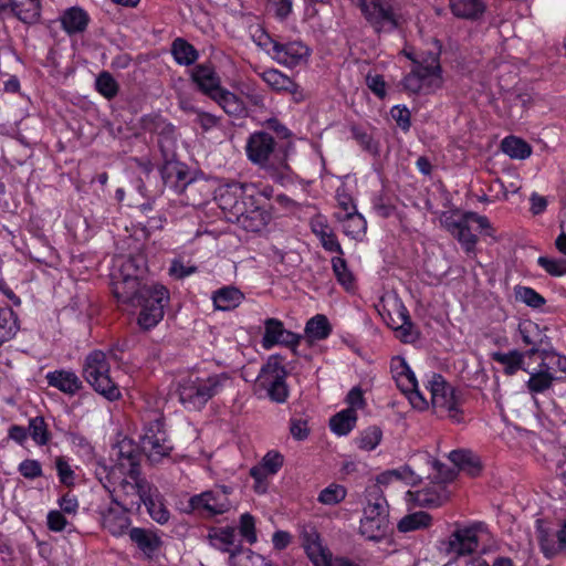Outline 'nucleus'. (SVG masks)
I'll use <instances>...</instances> for the list:
<instances>
[{"label": "nucleus", "mask_w": 566, "mask_h": 566, "mask_svg": "<svg viewBox=\"0 0 566 566\" xmlns=\"http://www.w3.org/2000/svg\"><path fill=\"white\" fill-rule=\"evenodd\" d=\"M245 155L248 159L276 184H293V170L287 163V150L276 143L265 130H256L247 139Z\"/></svg>", "instance_id": "1"}, {"label": "nucleus", "mask_w": 566, "mask_h": 566, "mask_svg": "<svg viewBox=\"0 0 566 566\" xmlns=\"http://www.w3.org/2000/svg\"><path fill=\"white\" fill-rule=\"evenodd\" d=\"M231 385L228 373L192 371L177 387L180 403L189 410H201L209 400Z\"/></svg>", "instance_id": "2"}, {"label": "nucleus", "mask_w": 566, "mask_h": 566, "mask_svg": "<svg viewBox=\"0 0 566 566\" xmlns=\"http://www.w3.org/2000/svg\"><path fill=\"white\" fill-rule=\"evenodd\" d=\"M411 62V69L401 80L403 91L416 95H430L442 87L440 55L436 52L403 51Z\"/></svg>", "instance_id": "3"}, {"label": "nucleus", "mask_w": 566, "mask_h": 566, "mask_svg": "<svg viewBox=\"0 0 566 566\" xmlns=\"http://www.w3.org/2000/svg\"><path fill=\"white\" fill-rule=\"evenodd\" d=\"M191 81L198 91L217 103L226 114L235 118L248 114L244 101L221 84V77L211 63L197 64L191 71Z\"/></svg>", "instance_id": "4"}, {"label": "nucleus", "mask_w": 566, "mask_h": 566, "mask_svg": "<svg viewBox=\"0 0 566 566\" xmlns=\"http://www.w3.org/2000/svg\"><path fill=\"white\" fill-rule=\"evenodd\" d=\"M229 195L228 191H223L222 189H218V193L216 196V200L218 202L219 208L227 213V218L230 221L237 222L242 229L248 232H260L262 231L271 221L272 213L270 205H265L262 201H252L249 199H239L237 203L241 207L238 208H228L226 207V198Z\"/></svg>", "instance_id": "5"}, {"label": "nucleus", "mask_w": 566, "mask_h": 566, "mask_svg": "<svg viewBox=\"0 0 566 566\" xmlns=\"http://www.w3.org/2000/svg\"><path fill=\"white\" fill-rule=\"evenodd\" d=\"M389 505L379 488L368 493L367 504L360 520L359 533L369 541L379 542L389 532Z\"/></svg>", "instance_id": "6"}, {"label": "nucleus", "mask_w": 566, "mask_h": 566, "mask_svg": "<svg viewBox=\"0 0 566 566\" xmlns=\"http://www.w3.org/2000/svg\"><path fill=\"white\" fill-rule=\"evenodd\" d=\"M111 366L105 353L93 350L83 364L82 375L92 388L108 401L120 399L118 385L109 376Z\"/></svg>", "instance_id": "7"}, {"label": "nucleus", "mask_w": 566, "mask_h": 566, "mask_svg": "<svg viewBox=\"0 0 566 566\" xmlns=\"http://www.w3.org/2000/svg\"><path fill=\"white\" fill-rule=\"evenodd\" d=\"M366 21L377 32H391L399 27L400 9L397 0H352Z\"/></svg>", "instance_id": "8"}, {"label": "nucleus", "mask_w": 566, "mask_h": 566, "mask_svg": "<svg viewBox=\"0 0 566 566\" xmlns=\"http://www.w3.org/2000/svg\"><path fill=\"white\" fill-rule=\"evenodd\" d=\"M138 272L136 261L129 258L112 274L113 294L118 302L133 306L142 298L145 290H150V285L142 284Z\"/></svg>", "instance_id": "9"}, {"label": "nucleus", "mask_w": 566, "mask_h": 566, "mask_svg": "<svg viewBox=\"0 0 566 566\" xmlns=\"http://www.w3.org/2000/svg\"><path fill=\"white\" fill-rule=\"evenodd\" d=\"M140 297L133 305L140 307L137 324L142 329L149 331L164 318V310L170 300L169 291L161 284L153 283L150 290H145Z\"/></svg>", "instance_id": "10"}, {"label": "nucleus", "mask_w": 566, "mask_h": 566, "mask_svg": "<svg viewBox=\"0 0 566 566\" xmlns=\"http://www.w3.org/2000/svg\"><path fill=\"white\" fill-rule=\"evenodd\" d=\"M232 492L233 489L229 485H216L208 491L195 494L188 501V512H197L206 517L228 513L233 507V501L230 499Z\"/></svg>", "instance_id": "11"}, {"label": "nucleus", "mask_w": 566, "mask_h": 566, "mask_svg": "<svg viewBox=\"0 0 566 566\" xmlns=\"http://www.w3.org/2000/svg\"><path fill=\"white\" fill-rule=\"evenodd\" d=\"M471 222H475L482 231H492L489 219L473 211H465L459 218L450 216L442 220L443 227L458 240L468 254L474 253L478 243V237L470 229Z\"/></svg>", "instance_id": "12"}, {"label": "nucleus", "mask_w": 566, "mask_h": 566, "mask_svg": "<svg viewBox=\"0 0 566 566\" xmlns=\"http://www.w3.org/2000/svg\"><path fill=\"white\" fill-rule=\"evenodd\" d=\"M122 475L123 478L112 490L106 486L111 499L119 502L124 507L138 511L154 486L142 476L140 472L136 473V476L133 473H122Z\"/></svg>", "instance_id": "13"}, {"label": "nucleus", "mask_w": 566, "mask_h": 566, "mask_svg": "<svg viewBox=\"0 0 566 566\" xmlns=\"http://www.w3.org/2000/svg\"><path fill=\"white\" fill-rule=\"evenodd\" d=\"M286 377L287 371L283 366V358L280 355H271L261 367L258 380L272 401L283 403L289 397Z\"/></svg>", "instance_id": "14"}, {"label": "nucleus", "mask_w": 566, "mask_h": 566, "mask_svg": "<svg viewBox=\"0 0 566 566\" xmlns=\"http://www.w3.org/2000/svg\"><path fill=\"white\" fill-rule=\"evenodd\" d=\"M430 391L431 405L438 417H449L459 422L461 420L459 400L455 389L449 385L442 375L433 374L426 385Z\"/></svg>", "instance_id": "15"}, {"label": "nucleus", "mask_w": 566, "mask_h": 566, "mask_svg": "<svg viewBox=\"0 0 566 566\" xmlns=\"http://www.w3.org/2000/svg\"><path fill=\"white\" fill-rule=\"evenodd\" d=\"M142 448L151 462L169 457L174 447L167 437L163 418L149 420L140 439Z\"/></svg>", "instance_id": "16"}, {"label": "nucleus", "mask_w": 566, "mask_h": 566, "mask_svg": "<svg viewBox=\"0 0 566 566\" xmlns=\"http://www.w3.org/2000/svg\"><path fill=\"white\" fill-rule=\"evenodd\" d=\"M130 511V509L124 507L119 502L111 499L109 502L99 504L95 514L102 528L118 537L124 535L132 524L128 516Z\"/></svg>", "instance_id": "17"}, {"label": "nucleus", "mask_w": 566, "mask_h": 566, "mask_svg": "<svg viewBox=\"0 0 566 566\" xmlns=\"http://www.w3.org/2000/svg\"><path fill=\"white\" fill-rule=\"evenodd\" d=\"M264 45L271 44V57L279 64L286 67H295L306 63L310 56V49L301 41L282 43L269 34H265Z\"/></svg>", "instance_id": "18"}, {"label": "nucleus", "mask_w": 566, "mask_h": 566, "mask_svg": "<svg viewBox=\"0 0 566 566\" xmlns=\"http://www.w3.org/2000/svg\"><path fill=\"white\" fill-rule=\"evenodd\" d=\"M219 189H222L223 191H228L229 195H227L226 198V207L230 208H241L242 206L237 203L239 202V199H249L252 201H262L265 205L266 201H269L274 193V189L272 186H259L253 182H239V181H231L228 182Z\"/></svg>", "instance_id": "19"}, {"label": "nucleus", "mask_w": 566, "mask_h": 566, "mask_svg": "<svg viewBox=\"0 0 566 566\" xmlns=\"http://www.w3.org/2000/svg\"><path fill=\"white\" fill-rule=\"evenodd\" d=\"M517 331L523 344L530 347L525 352L527 357L538 354L543 359L549 358L552 342L546 334V327L543 328L537 323L525 319L520 322Z\"/></svg>", "instance_id": "20"}, {"label": "nucleus", "mask_w": 566, "mask_h": 566, "mask_svg": "<svg viewBox=\"0 0 566 566\" xmlns=\"http://www.w3.org/2000/svg\"><path fill=\"white\" fill-rule=\"evenodd\" d=\"M165 158V165L161 175L165 184H171L180 191H189L196 187V182L190 178V172L186 165L174 159V151L164 145L163 140L158 142Z\"/></svg>", "instance_id": "21"}, {"label": "nucleus", "mask_w": 566, "mask_h": 566, "mask_svg": "<svg viewBox=\"0 0 566 566\" xmlns=\"http://www.w3.org/2000/svg\"><path fill=\"white\" fill-rule=\"evenodd\" d=\"M302 336L285 329L283 322L277 318H266L264 321V334L262 336V347L266 350L275 345L296 347Z\"/></svg>", "instance_id": "22"}, {"label": "nucleus", "mask_w": 566, "mask_h": 566, "mask_svg": "<svg viewBox=\"0 0 566 566\" xmlns=\"http://www.w3.org/2000/svg\"><path fill=\"white\" fill-rule=\"evenodd\" d=\"M478 545V530L475 526H470L455 530L449 539L442 543V549L447 554L461 556L473 553Z\"/></svg>", "instance_id": "23"}, {"label": "nucleus", "mask_w": 566, "mask_h": 566, "mask_svg": "<svg viewBox=\"0 0 566 566\" xmlns=\"http://www.w3.org/2000/svg\"><path fill=\"white\" fill-rule=\"evenodd\" d=\"M260 77L275 92L291 94L294 102L304 99L303 90L290 76L276 69H268L260 73Z\"/></svg>", "instance_id": "24"}, {"label": "nucleus", "mask_w": 566, "mask_h": 566, "mask_svg": "<svg viewBox=\"0 0 566 566\" xmlns=\"http://www.w3.org/2000/svg\"><path fill=\"white\" fill-rule=\"evenodd\" d=\"M45 379L50 387H53L67 396H75L83 389V381L71 369H56L49 371Z\"/></svg>", "instance_id": "25"}, {"label": "nucleus", "mask_w": 566, "mask_h": 566, "mask_svg": "<svg viewBox=\"0 0 566 566\" xmlns=\"http://www.w3.org/2000/svg\"><path fill=\"white\" fill-rule=\"evenodd\" d=\"M391 308L397 312V319L388 323V326L397 332V336L405 343L415 342L418 338V333L411 321L409 312L405 304L399 298H394Z\"/></svg>", "instance_id": "26"}, {"label": "nucleus", "mask_w": 566, "mask_h": 566, "mask_svg": "<svg viewBox=\"0 0 566 566\" xmlns=\"http://www.w3.org/2000/svg\"><path fill=\"white\" fill-rule=\"evenodd\" d=\"M116 471L122 473H136L140 472V453L138 449L132 443L122 442L119 444V451L117 457V463L113 468L111 474L107 476L111 484H115L111 481L112 476L116 474Z\"/></svg>", "instance_id": "27"}, {"label": "nucleus", "mask_w": 566, "mask_h": 566, "mask_svg": "<svg viewBox=\"0 0 566 566\" xmlns=\"http://www.w3.org/2000/svg\"><path fill=\"white\" fill-rule=\"evenodd\" d=\"M128 535L129 539L148 559H151L163 545L157 532L149 528L133 527L128 531Z\"/></svg>", "instance_id": "28"}, {"label": "nucleus", "mask_w": 566, "mask_h": 566, "mask_svg": "<svg viewBox=\"0 0 566 566\" xmlns=\"http://www.w3.org/2000/svg\"><path fill=\"white\" fill-rule=\"evenodd\" d=\"M207 541L209 544L224 553H229L232 555L237 552L241 544L237 538V532L234 527L231 526H212L208 530Z\"/></svg>", "instance_id": "29"}, {"label": "nucleus", "mask_w": 566, "mask_h": 566, "mask_svg": "<svg viewBox=\"0 0 566 566\" xmlns=\"http://www.w3.org/2000/svg\"><path fill=\"white\" fill-rule=\"evenodd\" d=\"M538 542L542 553L547 558H553L564 552L566 549V520L557 533L541 530L538 533Z\"/></svg>", "instance_id": "30"}, {"label": "nucleus", "mask_w": 566, "mask_h": 566, "mask_svg": "<svg viewBox=\"0 0 566 566\" xmlns=\"http://www.w3.org/2000/svg\"><path fill=\"white\" fill-rule=\"evenodd\" d=\"M448 459L462 472L472 478L482 472V462L480 457L469 449H457L449 453Z\"/></svg>", "instance_id": "31"}, {"label": "nucleus", "mask_w": 566, "mask_h": 566, "mask_svg": "<svg viewBox=\"0 0 566 566\" xmlns=\"http://www.w3.org/2000/svg\"><path fill=\"white\" fill-rule=\"evenodd\" d=\"M334 217L342 223L343 232L355 240H360L367 230V221L357 210L353 212H335Z\"/></svg>", "instance_id": "32"}, {"label": "nucleus", "mask_w": 566, "mask_h": 566, "mask_svg": "<svg viewBox=\"0 0 566 566\" xmlns=\"http://www.w3.org/2000/svg\"><path fill=\"white\" fill-rule=\"evenodd\" d=\"M63 30L69 34L82 33L86 30L90 17L80 7L66 9L60 18Z\"/></svg>", "instance_id": "33"}, {"label": "nucleus", "mask_w": 566, "mask_h": 566, "mask_svg": "<svg viewBox=\"0 0 566 566\" xmlns=\"http://www.w3.org/2000/svg\"><path fill=\"white\" fill-rule=\"evenodd\" d=\"M142 504H144L146 506L149 516L156 523H158L160 525H165L169 522L170 512L167 509V506L165 504V500H164L163 495L159 493L157 488L154 486L150 490L149 494H147V496L145 497V501H143Z\"/></svg>", "instance_id": "34"}, {"label": "nucleus", "mask_w": 566, "mask_h": 566, "mask_svg": "<svg viewBox=\"0 0 566 566\" xmlns=\"http://www.w3.org/2000/svg\"><path fill=\"white\" fill-rule=\"evenodd\" d=\"M397 387L403 392L409 394L410 402L415 408L420 410L426 409L428 407V402L422 394L418 389V381L415 373L409 368V373L402 374L396 380Z\"/></svg>", "instance_id": "35"}, {"label": "nucleus", "mask_w": 566, "mask_h": 566, "mask_svg": "<svg viewBox=\"0 0 566 566\" xmlns=\"http://www.w3.org/2000/svg\"><path fill=\"white\" fill-rule=\"evenodd\" d=\"M244 300L243 293L234 286H224L213 292L212 302L216 310L231 311Z\"/></svg>", "instance_id": "36"}, {"label": "nucleus", "mask_w": 566, "mask_h": 566, "mask_svg": "<svg viewBox=\"0 0 566 566\" xmlns=\"http://www.w3.org/2000/svg\"><path fill=\"white\" fill-rule=\"evenodd\" d=\"M306 553L316 566H359L344 557L332 558L315 541L306 545Z\"/></svg>", "instance_id": "37"}, {"label": "nucleus", "mask_w": 566, "mask_h": 566, "mask_svg": "<svg viewBox=\"0 0 566 566\" xmlns=\"http://www.w3.org/2000/svg\"><path fill=\"white\" fill-rule=\"evenodd\" d=\"M525 356V353L512 349L509 353L494 352L492 353L491 358L504 367V373L506 375L512 376L520 369L526 370L523 367Z\"/></svg>", "instance_id": "38"}, {"label": "nucleus", "mask_w": 566, "mask_h": 566, "mask_svg": "<svg viewBox=\"0 0 566 566\" xmlns=\"http://www.w3.org/2000/svg\"><path fill=\"white\" fill-rule=\"evenodd\" d=\"M171 54L179 65L189 66L199 57L196 48L182 38H177L171 43Z\"/></svg>", "instance_id": "39"}, {"label": "nucleus", "mask_w": 566, "mask_h": 566, "mask_svg": "<svg viewBox=\"0 0 566 566\" xmlns=\"http://www.w3.org/2000/svg\"><path fill=\"white\" fill-rule=\"evenodd\" d=\"M357 412L346 408L329 419V428L337 436H347L356 426Z\"/></svg>", "instance_id": "40"}, {"label": "nucleus", "mask_w": 566, "mask_h": 566, "mask_svg": "<svg viewBox=\"0 0 566 566\" xmlns=\"http://www.w3.org/2000/svg\"><path fill=\"white\" fill-rule=\"evenodd\" d=\"M13 15L23 23H35L41 15L40 0H13Z\"/></svg>", "instance_id": "41"}, {"label": "nucleus", "mask_w": 566, "mask_h": 566, "mask_svg": "<svg viewBox=\"0 0 566 566\" xmlns=\"http://www.w3.org/2000/svg\"><path fill=\"white\" fill-rule=\"evenodd\" d=\"M446 500V488L440 483H434L416 492V501L422 506L437 507Z\"/></svg>", "instance_id": "42"}, {"label": "nucleus", "mask_w": 566, "mask_h": 566, "mask_svg": "<svg viewBox=\"0 0 566 566\" xmlns=\"http://www.w3.org/2000/svg\"><path fill=\"white\" fill-rule=\"evenodd\" d=\"M331 333V324L323 314L315 315L305 325V336L310 343L326 339Z\"/></svg>", "instance_id": "43"}, {"label": "nucleus", "mask_w": 566, "mask_h": 566, "mask_svg": "<svg viewBox=\"0 0 566 566\" xmlns=\"http://www.w3.org/2000/svg\"><path fill=\"white\" fill-rule=\"evenodd\" d=\"M482 0H452L451 10L454 15L464 19H476L484 12Z\"/></svg>", "instance_id": "44"}, {"label": "nucleus", "mask_w": 566, "mask_h": 566, "mask_svg": "<svg viewBox=\"0 0 566 566\" xmlns=\"http://www.w3.org/2000/svg\"><path fill=\"white\" fill-rule=\"evenodd\" d=\"M541 369L536 373H531L530 379L526 381V387L531 394H543L548 390L555 380L552 373L547 370L546 364L539 365Z\"/></svg>", "instance_id": "45"}, {"label": "nucleus", "mask_w": 566, "mask_h": 566, "mask_svg": "<svg viewBox=\"0 0 566 566\" xmlns=\"http://www.w3.org/2000/svg\"><path fill=\"white\" fill-rule=\"evenodd\" d=\"M353 139L360 146V148L370 154L371 156H378L380 148L379 143L373 137V135L360 125H352L349 127Z\"/></svg>", "instance_id": "46"}, {"label": "nucleus", "mask_w": 566, "mask_h": 566, "mask_svg": "<svg viewBox=\"0 0 566 566\" xmlns=\"http://www.w3.org/2000/svg\"><path fill=\"white\" fill-rule=\"evenodd\" d=\"M501 148L513 159H526L532 154V147L523 139L509 136L502 140Z\"/></svg>", "instance_id": "47"}, {"label": "nucleus", "mask_w": 566, "mask_h": 566, "mask_svg": "<svg viewBox=\"0 0 566 566\" xmlns=\"http://www.w3.org/2000/svg\"><path fill=\"white\" fill-rule=\"evenodd\" d=\"M19 331L18 317L11 308L0 310V346L12 339Z\"/></svg>", "instance_id": "48"}, {"label": "nucleus", "mask_w": 566, "mask_h": 566, "mask_svg": "<svg viewBox=\"0 0 566 566\" xmlns=\"http://www.w3.org/2000/svg\"><path fill=\"white\" fill-rule=\"evenodd\" d=\"M431 521L432 517L428 513L419 511L403 516L399 521L397 527L399 532L408 533L421 528H427L431 525Z\"/></svg>", "instance_id": "49"}, {"label": "nucleus", "mask_w": 566, "mask_h": 566, "mask_svg": "<svg viewBox=\"0 0 566 566\" xmlns=\"http://www.w3.org/2000/svg\"><path fill=\"white\" fill-rule=\"evenodd\" d=\"M29 436L39 447L46 446L51 440V432L43 417L38 416L29 420Z\"/></svg>", "instance_id": "50"}, {"label": "nucleus", "mask_w": 566, "mask_h": 566, "mask_svg": "<svg viewBox=\"0 0 566 566\" xmlns=\"http://www.w3.org/2000/svg\"><path fill=\"white\" fill-rule=\"evenodd\" d=\"M319 228L313 226V232L319 238L322 247L328 252H335L343 255L344 251L337 240V237L325 224H318Z\"/></svg>", "instance_id": "51"}, {"label": "nucleus", "mask_w": 566, "mask_h": 566, "mask_svg": "<svg viewBox=\"0 0 566 566\" xmlns=\"http://www.w3.org/2000/svg\"><path fill=\"white\" fill-rule=\"evenodd\" d=\"M346 495L347 490L345 486L332 483L319 492L317 501L324 505H336L343 502Z\"/></svg>", "instance_id": "52"}, {"label": "nucleus", "mask_w": 566, "mask_h": 566, "mask_svg": "<svg viewBox=\"0 0 566 566\" xmlns=\"http://www.w3.org/2000/svg\"><path fill=\"white\" fill-rule=\"evenodd\" d=\"M382 438V431L377 426H371L360 432L356 439L357 447L364 451H371L377 448Z\"/></svg>", "instance_id": "53"}, {"label": "nucleus", "mask_w": 566, "mask_h": 566, "mask_svg": "<svg viewBox=\"0 0 566 566\" xmlns=\"http://www.w3.org/2000/svg\"><path fill=\"white\" fill-rule=\"evenodd\" d=\"M332 269L337 279V282L343 285L346 290H350L354 286V275L348 269L347 262L342 256H335L332 259Z\"/></svg>", "instance_id": "54"}, {"label": "nucleus", "mask_w": 566, "mask_h": 566, "mask_svg": "<svg viewBox=\"0 0 566 566\" xmlns=\"http://www.w3.org/2000/svg\"><path fill=\"white\" fill-rule=\"evenodd\" d=\"M95 86L97 92L107 99H112L118 93V84L108 72H102L97 76Z\"/></svg>", "instance_id": "55"}, {"label": "nucleus", "mask_w": 566, "mask_h": 566, "mask_svg": "<svg viewBox=\"0 0 566 566\" xmlns=\"http://www.w3.org/2000/svg\"><path fill=\"white\" fill-rule=\"evenodd\" d=\"M515 296L533 308H539L546 303V300L539 293L528 286H517L515 289Z\"/></svg>", "instance_id": "56"}, {"label": "nucleus", "mask_w": 566, "mask_h": 566, "mask_svg": "<svg viewBox=\"0 0 566 566\" xmlns=\"http://www.w3.org/2000/svg\"><path fill=\"white\" fill-rule=\"evenodd\" d=\"M537 264L552 276L566 275V259L539 256Z\"/></svg>", "instance_id": "57"}, {"label": "nucleus", "mask_w": 566, "mask_h": 566, "mask_svg": "<svg viewBox=\"0 0 566 566\" xmlns=\"http://www.w3.org/2000/svg\"><path fill=\"white\" fill-rule=\"evenodd\" d=\"M255 557H262V555L252 552L249 548H243L242 546L229 555V565L230 566H258L255 562Z\"/></svg>", "instance_id": "58"}, {"label": "nucleus", "mask_w": 566, "mask_h": 566, "mask_svg": "<svg viewBox=\"0 0 566 566\" xmlns=\"http://www.w3.org/2000/svg\"><path fill=\"white\" fill-rule=\"evenodd\" d=\"M239 532L249 544L256 542L255 520L250 513H244L240 516Z\"/></svg>", "instance_id": "59"}, {"label": "nucleus", "mask_w": 566, "mask_h": 566, "mask_svg": "<svg viewBox=\"0 0 566 566\" xmlns=\"http://www.w3.org/2000/svg\"><path fill=\"white\" fill-rule=\"evenodd\" d=\"M264 467L268 473L275 475L284 464V457L275 450L268 451L259 462Z\"/></svg>", "instance_id": "60"}, {"label": "nucleus", "mask_w": 566, "mask_h": 566, "mask_svg": "<svg viewBox=\"0 0 566 566\" xmlns=\"http://www.w3.org/2000/svg\"><path fill=\"white\" fill-rule=\"evenodd\" d=\"M197 271L198 268L196 265L186 264L181 259H174L169 266V275L176 280H184Z\"/></svg>", "instance_id": "61"}, {"label": "nucleus", "mask_w": 566, "mask_h": 566, "mask_svg": "<svg viewBox=\"0 0 566 566\" xmlns=\"http://www.w3.org/2000/svg\"><path fill=\"white\" fill-rule=\"evenodd\" d=\"M467 566H515L512 558L506 556H492L490 560L481 555L472 557Z\"/></svg>", "instance_id": "62"}, {"label": "nucleus", "mask_w": 566, "mask_h": 566, "mask_svg": "<svg viewBox=\"0 0 566 566\" xmlns=\"http://www.w3.org/2000/svg\"><path fill=\"white\" fill-rule=\"evenodd\" d=\"M19 473L28 479L34 480L43 475V470L40 461L34 459H25L18 467Z\"/></svg>", "instance_id": "63"}, {"label": "nucleus", "mask_w": 566, "mask_h": 566, "mask_svg": "<svg viewBox=\"0 0 566 566\" xmlns=\"http://www.w3.org/2000/svg\"><path fill=\"white\" fill-rule=\"evenodd\" d=\"M371 203L375 212L381 218H389L395 211V206L384 193L375 195L373 197Z\"/></svg>", "instance_id": "64"}]
</instances>
